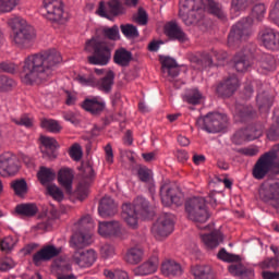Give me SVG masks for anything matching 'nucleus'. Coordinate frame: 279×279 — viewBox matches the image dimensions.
I'll return each instance as SVG.
<instances>
[{"label": "nucleus", "instance_id": "40", "mask_svg": "<svg viewBox=\"0 0 279 279\" xmlns=\"http://www.w3.org/2000/svg\"><path fill=\"white\" fill-rule=\"evenodd\" d=\"M192 62L196 64L197 69H209L213 66V56L208 52H203L199 56L193 57Z\"/></svg>", "mask_w": 279, "mask_h": 279}, {"label": "nucleus", "instance_id": "24", "mask_svg": "<svg viewBox=\"0 0 279 279\" xmlns=\"http://www.w3.org/2000/svg\"><path fill=\"white\" fill-rule=\"evenodd\" d=\"M160 265V260L158 256L153 255L146 262L142 263L134 269L135 276H151V274H156L158 271V266Z\"/></svg>", "mask_w": 279, "mask_h": 279}, {"label": "nucleus", "instance_id": "12", "mask_svg": "<svg viewBox=\"0 0 279 279\" xmlns=\"http://www.w3.org/2000/svg\"><path fill=\"white\" fill-rule=\"evenodd\" d=\"M256 53V45L246 44L245 47L234 54L233 66L238 73H245L252 66Z\"/></svg>", "mask_w": 279, "mask_h": 279}, {"label": "nucleus", "instance_id": "4", "mask_svg": "<svg viewBox=\"0 0 279 279\" xmlns=\"http://www.w3.org/2000/svg\"><path fill=\"white\" fill-rule=\"evenodd\" d=\"M138 217L143 219L149 217V202L143 196H138L133 202V205L130 203L122 205V218L130 228H136L138 226Z\"/></svg>", "mask_w": 279, "mask_h": 279}, {"label": "nucleus", "instance_id": "54", "mask_svg": "<svg viewBox=\"0 0 279 279\" xmlns=\"http://www.w3.org/2000/svg\"><path fill=\"white\" fill-rule=\"evenodd\" d=\"M268 153L275 154L272 159V175H279V144L274 145Z\"/></svg>", "mask_w": 279, "mask_h": 279}, {"label": "nucleus", "instance_id": "47", "mask_svg": "<svg viewBox=\"0 0 279 279\" xmlns=\"http://www.w3.org/2000/svg\"><path fill=\"white\" fill-rule=\"evenodd\" d=\"M244 130L246 132L247 141H256V138L263 136V126L260 125H250Z\"/></svg>", "mask_w": 279, "mask_h": 279}, {"label": "nucleus", "instance_id": "56", "mask_svg": "<svg viewBox=\"0 0 279 279\" xmlns=\"http://www.w3.org/2000/svg\"><path fill=\"white\" fill-rule=\"evenodd\" d=\"M104 276L109 279H130V276L128 275V272L123 270L112 271L110 269H105Z\"/></svg>", "mask_w": 279, "mask_h": 279}, {"label": "nucleus", "instance_id": "41", "mask_svg": "<svg viewBox=\"0 0 279 279\" xmlns=\"http://www.w3.org/2000/svg\"><path fill=\"white\" fill-rule=\"evenodd\" d=\"M258 66L264 71H276V58L274 54L263 53L258 59Z\"/></svg>", "mask_w": 279, "mask_h": 279}, {"label": "nucleus", "instance_id": "2", "mask_svg": "<svg viewBox=\"0 0 279 279\" xmlns=\"http://www.w3.org/2000/svg\"><path fill=\"white\" fill-rule=\"evenodd\" d=\"M108 40L113 43L121 40L118 25L97 28L95 36L86 40L85 51L92 53L87 57L88 64H93L94 66H108L110 64L112 51H114V44Z\"/></svg>", "mask_w": 279, "mask_h": 279}, {"label": "nucleus", "instance_id": "3", "mask_svg": "<svg viewBox=\"0 0 279 279\" xmlns=\"http://www.w3.org/2000/svg\"><path fill=\"white\" fill-rule=\"evenodd\" d=\"M8 24L13 29L12 40L16 47H27L36 38L34 26L27 24L23 17H11Z\"/></svg>", "mask_w": 279, "mask_h": 279}, {"label": "nucleus", "instance_id": "9", "mask_svg": "<svg viewBox=\"0 0 279 279\" xmlns=\"http://www.w3.org/2000/svg\"><path fill=\"white\" fill-rule=\"evenodd\" d=\"M252 25H254V19L251 16L243 17L233 25L228 36V45L232 46L241 43V40H247L254 34Z\"/></svg>", "mask_w": 279, "mask_h": 279}, {"label": "nucleus", "instance_id": "26", "mask_svg": "<svg viewBox=\"0 0 279 279\" xmlns=\"http://www.w3.org/2000/svg\"><path fill=\"white\" fill-rule=\"evenodd\" d=\"M83 110L90 114H101L106 110V102L100 97L86 98L82 104Z\"/></svg>", "mask_w": 279, "mask_h": 279}, {"label": "nucleus", "instance_id": "20", "mask_svg": "<svg viewBox=\"0 0 279 279\" xmlns=\"http://www.w3.org/2000/svg\"><path fill=\"white\" fill-rule=\"evenodd\" d=\"M98 234L105 239H110L114 236L116 239H121L123 236V231L121 229V222L119 221H104L99 222Z\"/></svg>", "mask_w": 279, "mask_h": 279}, {"label": "nucleus", "instance_id": "57", "mask_svg": "<svg viewBox=\"0 0 279 279\" xmlns=\"http://www.w3.org/2000/svg\"><path fill=\"white\" fill-rule=\"evenodd\" d=\"M83 180L85 181V184H89V182L95 180V169H93L90 162H87L84 167Z\"/></svg>", "mask_w": 279, "mask_h": 279}, {"label": "nucleus", "instance_id": "33", "mask_svg": "<svg viewBox=\"0 0 279 279\" xmlns=\"http://www.w3.org/2000/svg\"><path fill=\"white\" fill-rule=\"evenodd\" d=\"M15 213L19 217H36L38 215V205L36 203H22L15 206Z\"/></svg>", "mask_w": 279, "mask_h": 279}, {"label": "nucleus", "instance_id": "10", "mask_svg": "<svg viewBox=\"0 0 279 279\" xmlns=\"http://www.w3.org/2000/svg\"><path fill=\"white\" fill-rule=\"evenodd\" d=\"M43 8L46 11L45 19L52 25H64L66 23L64 2L62 0H44Z\"/></svg>", "mask_w": 279, "mask_h": 279}, {"label": "nucleus", "instance_id": "35", "mask_svg": "<svg viewBox=\"0 0 279 279\" xmlns=\"http://www.w3.org/2000/svg\"><path fill=\"white\" fill-rule=\"evenodd\" d=\"M194 279H215V271L210 265H197L192 267Z\"/></svg>", "mask_w": 279, "mask_h": 279}, {"label": "nucleus", "instance_id": "18", "mask_svg": "<svg viewBox=\"0 0 279 279\" xmlns=\"http://www.w3.org/2000/svg\"><path fill=\"white\" fill-rule=\"evenodd\" d=\"M62 254V247H56L53 244H48L41 247L38 252L33 255V264L35 267H40L43 263H48Z\"/></svg>", "mask_w": 279, "mask_h": 279}, {"label": "nucleus", "instance_id": "28", "mask_svg": "<svg viewBox=\"0 0 279 279\" xmlns=\"http://www.w3.org/2000/svg\"><path fill=\"white\" fill-rule=\"evenodd\" d=\"M98 213L100 217H112L117 215V204L114 203V199L109 196L102 197L98 207Z\"/></svg>", "mask_w": 279, "mask_h": 279}, {"label": "nucleus", "instance_id": "49", "mask_svg": "<svg viewBox=\"0 0 279 279\" xmlns=\"http://www.w3.org/2000/svg\"><path fill=\"white\" fill-rule=\"evenodd\" d=\"M217 258L219 260H223L225 263H241V257L239 255L230 254L226 248H221L218 254Z\"/></svg>", "mask_w": 279, "mask_h": 279}, {"label": "nucleus", "instance_id": "19", "mask_svg": "<svg viewBox=\"0 0 279 279\" xmlns=\"http://www.w3.org/2000/svg\"><path fill=\"white\" fill-rule=\"evenodd\" d=\"M97 14L102 19H110V15L121 16V14H125V7H123L121 0H108L106 10V3L100 1Z\"/></svg>", "mask_w": 279, "mask_h": 279}, {"label": "nucleus", "instance_id": "27", "mask_svg": "<svg viewBox=\"0 0 279 279\" xmlns=\"http://www.w3.org/2000/svg\"><path fill=\"white\" fill-rule=\"evenodd\" d=\"M73 170L69 168L60 169L58 172V182L69 195L73 193Z\"/></svg>", "mask_w": 279, "mask_h": 279}, {"label": "nucleus", "instance_id": "38", "mask_svg": "<svg viewBox=\"0 0 279 279\" xmlns=\"http://www.w3.org/2000/svg\"><path fill=\"white\" fill-rule=\"evenodd\" d=\"M268 141H279V109L274 110L272 124L266 133Z\"/></svg>", "mask_w": 279, "mask_h": 279}, {"label": "nucleus", "instance_id": "29", "mask_svg": "<svg viewBox=\"0 0 279 279\" xmlns=\"http://www.w3.org/2000/svg\"><path fill=\"white\" fill-rule=\"evenodd\" d=\"M112 86H114V71L112 70H109L102 78H96V88L106 95L112 93Z\"/></svg>", "mask_w": 279, "mask_h": 279}, {"label": "nucleus", "instance_id": "39", "mask_svg": "<svg viewBox=\"0 0 279 279\" xmlns=\"http://www.w3.org/2000/svg\"><path fill=\"white\" fill-rule=\"evenodd\" d=\"M207 11L209 14H213V16H216V19H219L220 21H226L227 19L226 11H223V5L215 0H208Z\"/></svg>", "mask_w": 279, "mask_h": 279}, {"label": "nucleus", "instance_id": "48", "mask_svg": "<svg viewBox=\"0 0 279 279\" xmlns=\"http://www.w3.org/2000/svg\"><path fill=\"white\" fill-rule=\"evenodd\" d=\"M254 3V0H231V11L232 12H243L247 10L250 5Z\"/></svg>", "mask_w": 279, "mask_h": 279}, {"label": "nucleus", "instance_id": "45", "mask_svg": "<svg viewBox=\"0 0 279 279\" xmlns=\"http://www.w3.org/2000/svg\"><path fill=\"white\" fill-rule=\"evenodd\" d=\"M183 101L191 104L192 106H197L202 104V93L197 89H191L183 96Z\"/></svg>", "mask_w": 279, "mask_h": 279}, {"label": "nucleus", "instance_id": "31", "mask_svg": "<svg viewBox=\"0 0 279 279\" xmlns=\"http://www.w3.org/2000/svg\"><path fill=\"white\" fill-rule=\"evenodd\" d=\"M143 258H145V250L138 245L130 247L124 256L129 265H138V263H142Z\"/></svg>", "mask_w": 279, "mask_h": 279}, {"label": "nucleus", "instance_id": "62", "mask_svg": "<svg viewBox=\"0 0 279 279\" xmlns=\"http://www.w3.org/2000/svg\"><path fill=\"white\" fill-rule=\"evenodd\" d=\"M245 141H247V131H245V129L235 132L232 136V143H234V145H243Z\"/></svg>", "mask_w": 279, "mask_h": 279}, {"label": "nucleus", "instance_id": "42", "mask_svg": "<svg viewBox=\"0 0 279 279\" xmlns=\"http://www.w3.org/2000/svg\"><path fill=\"white\" fill-rule=\"evenodd\" d=\"M37 178H38L40 184H43V186H45L56 180V171H53V169H51V168L40 167V169L37 173Z\"/></svg>", "mask_w": 279, "mask_h": 279}, {"label": "nucleus", "instance_id": "1", "mask_svg": "<svg viewBox=\"0 0 279 279\" xmlns=\"http://www.w3.org/2000/svg\"><path fill=\"white\" fill-rule=\"evenodd\" d=\"M60 64H62V53L54 48L31 54L24 59L21 80L28 86L43 84L56 75Z\"/></svg>", "mask_w": 279, "mask_h": 279}, {"label": "nucleus", "instance_id": "37", "mask_svg": "<svg viewBox=\"0 0 279 279\" xmlns=\"http://www.w3.org/2000/svg\"><path fill=\"white\" fill-rule=\"evenodd\" d=\"M256 102L259 111L269 112V108L274 106V96L269 95L267 92H263L257 95Z\"/></svg>", "mask_w": 279, "mask_h": 279}, {"label": "nucleus", "instance_id": "34", "mask_svg": "<svg viewBox=\"0 0 279 279\" xmlns=\"http://www.w3.org/2000/svg\"><path fill=\"white\" fill-rule=\"evenodd\" d=\"M201 239L206 247L209 250H214V247H218L219 243L223 241V235L220 233V231H211L207 234H202Z\"/></svg>", "mask_w": 279, "mask_h": 279}, {"label": "nucleus", "instance_id": "53", "mask_svg": "<svg viewBox=\"0 0 279 279\" xmlns=\"http://www.w3.org/2000/svg\"><path fill=\"white\" fill-rule=\"evenodd\" d=\"M76 82L78 84H82L83 86H93V88H96L97 86V78L95 77V74L89 75H77Z\"/></svg>", "mask_w": 279, "mask_h": 279}, {"label": "nucleus", "instance_id": "58", "mask_svg": "<svg viewBox=\"0 0 279 279\" xmlns=\"http://www.w3.org/2000/svg\"><path fill=\"white\" fill-rule=\"evenodd\" d=\"M266 12L267 8H265V4H255L252 9V16H254V19H257V21H263Z\"/></svg>", "mask_w": 279, "mask_h": 279}, {"label": "nucleus", "instance_id": "25", "mask_svg": "<svg viewBox=\"0 0 279 279\" xmlns=\"http://www.w3.org/2000/svg\"><path fill=\"white\" fill-rule=\"evenodd\" d=\"M54 267L57 269V279H77L75 275L70 274L73 268L66 258H57L54 260Z\"/></svg>", "mask_w": 279, "mask_h": 279}, {"label": "nucleus", "instance_id": "22", "mask_svg": "<svg viewBox=\"0 0 279 279\" xmlns=\"http://www.w3.org/2000/svg\"><path fill=\"white\" fill-rule=\"evenodd\" d=\"M236 88H239V78L236 75H231L217 86L216 93L220 97H232Z\"/></svg>", "mask_w": 279, "mask_h": 279}, {"label": "nucleus", "instance_id": "23", "mask_svg": "<svg viewBox=\"0 0 279 279\" xmlns=\"http://www.w3.org/2000/svg\"><path fill=\"white\" fill-rule=\"evenodd\" d=\"M163 32L170 40H178V43H187L189 40V35L184 33L177 22H168L163 27Z\"/></svg>", "mask_w": 279, "mask_h": 279}, {"label": "nucleus", "instance_id": "46", "mask_svg": "<svg viewBox=\"0 0 279 279\" xmlns=\"http://www.w3.org/2000/svg\"><path fill=\"white\" fill-rule=\"evenodd\" d=\"M11 189H13L15 195L23 197L27 193V181L24 179L15 180L11 183Z\"/></svg>", "mask_w": 279, "mask_h": 279}, {"label": "nucleus", "instance_id": "21", "mask_svg": "<svg viewBox=\"0 0 279 279\" xmlns=\"http://www.w3.org/2000/svg\"><path fill=\"white\" fill-rule=\"evenodd\" d=\"M72 260L75 265L78 267H93L95 264V260H97V253H95L93 250L82 251L77 250L74 252L72 256Z\"/></svg>", "mask_w": 279, "mask_h": 279}, {"label": "nucleus", "instance_id": "36", "mask_svg": "<svg viewBox=\"0 0 279 279\" xmlns=\"http://www.w3.org/2000/svg\"><path fill=\"white\" fill-rule=\"evenodd\" d=\"M40 143L45 147L43 151L44 156L48 158H57L56 149H58V141L53 137L41 136Z\"/></svg>", "mask_w": 279, "mask_h": 279}, {"label": "nucleus", "instance_id": "43", "mask_svg": "<svg viewBox=\"0 0 279 279\" xmlns=\"http://www.w3.org/2000/svg\"><path fill=\"white\" fill-rule=\"evenodd\" d=\"M40 126L44 130L51 132L52 134H60V132H62V125H60V122H58V120L43 119L40 122Z\"/></svg>", "mask_w": 279, "mask_h": 279}, {"label": "nucleus", "instance_id": "6", "mask_svg": "<svg viewBox=\"0 0 279 279\" xmlns=\"http://www.w3.org/2000/svg\"><path fill=\"white\" fill-rule=\"evenodd\" d=\"M202 0H180L179 16L187 27L202 21Z\"/></svg>", "mask_w": 279, "mask_h": 279}, {"label": "nucleus", "instance_id": "60", "mask_svg": "<svg viewBox=\"0 0 279 279\" xmlns=\"http://www.w3.org/2000/svg\"><path fill=\"white\" fill-rule=\"evenodd\" d=\"M259 267L262 269H278L279 260L276 257L266 258L259 264Z\"/></svg>", "mask_w": 279, "mask_h": 279}, {"label": "nucleus", "instance_id": "11", "mask_svg": "<svg viewBox=\"0 0 279 279\" xmlns=\"http://www.w3.org/2000/svg\"><path fill=\"white\" fill-rule=\"evenodd\" d=\"M259 199L270 208L279 210V180L262 183L259 186Z\"/></svg>", "mask_w": 279, "mask_h": 279}, {"label": "nucleus", "instance_id": "13", "mask_svg": "<svg viewBox=\"0 0 279 279\" xmlns=\"http://www.w3.org/2000/svg\"><path fill=\"white\" fill-rule=\"evenodd\" d=\"M274 158H276V155L269 151L259 156L252 170L255 180H265L270 171L274 173Z\"/></svg>", "mask_w": 279, "mask_h": 279}, {"label": "nucleus", "instance_id": "63", "mask_svg": "<svg viewBox=\"0 0 279 279\" xmlns=\"http://www.w3.org/2000/svg\"><path fill=\"white\" fill-rule=\"evenodd\" d=\"M82 146H80V144L72 145V147L70 148V158H72V160H75L76 162H80V160H82Z\"/></svg>", "mask_w": 279, "mask_h": 279}, {"label": "nucleus", "instance_id": "16", "mask_svg": "<svg viewBox=\"0 0 279 279\" xmlns=\"http://www.w3.org/2000/svg\"><path fill=\"white\" fill-rule=\"evenodd\" d=\"M257 40L268 51H279V32L269 26L259 28Z\"/></svg>", "mask_w": 279, "mask_h": 279}, {"label": "nucleus", "instance_id": "52", "mask_svg": "<svg viewBox=\"0 0 279 279\" xmlns=\"http://www.w3.org/2000/svg\"><path fill=\"white\" fill-rule=\"evenodd\" d=\"M47 193L50 197L56 199V202H62V199H64V192H62L56 184L48 185Z\"/></svg>", "mask_w": 279, "mask_h": 279}, {"label": "nucleus", "instance_id": "44", "mask_svg": "<svg viewBox=\"0 0 279 279\" xmlns=\"http://www.w3.org/2000/svg\"><path fill=\"white\" fill-rule=\"evenodd\" d=\"M236 116L240 121H250L256 117V111L252 106H240L236 108Z\"/></svg>", "mask_w": 279, "mask_h": 279}, {"label": "nucleus", "instance_id": "17", "mask_svg": "<svg viewBox=\"0 0 279 279\" xmlns=\"http://www.w3.org/2000/svg\"><path fill=\"white\" fill-rule=\"evenodd\" d=\"M19 158L12 153H4L0 156V175L2 178H10L19 173Z\"/></svg>", "mask_w": 279, "mask_h": 279}, {"label": "nucleus", "instance_id": "8", "mask_svg": "<svg viewBox=\"0 0 279 279\" xmlns=\"http://www.w3.org/2000/svg\"><path fill=\"white\" fill-rule=\"evenodd\" d=\"M77 227L81 230L76 232L71 238V245L74 250H84V247H88L93 240H90V230H93V218L90 216H84L77 222Z\"/></svg>", "mask_w": 279, "mask_h": 279}, {"label": "nucleus", "instance_id": "55", "mask_svg": "<svg viewBox=\"0 0 279 279\" xmlns=\"http://www.w3.org/2000/svg\"><path fill=\"white\" fill-rule=\"evenodd\" d=\"M19 5V0H0V14H8Z\"/></svg>", "mask_w": 279, "mask_h": 279}, {"label": "nucleus", "instance_id": "59", "mask_svg": "<svg viewBox=\"0 0 279 279\" xmlns=\"http://www.w3.org/2000/svg\"><path fill=\"white\" fill-rule=\"evenodd\" d=\"M137 177L141 182H151L153 180V173L151 170H149L147 167H142L137 170Z\"/></svg>", "mask_w": 279, "mask_h": 279}, {"label": "nucleus", "instance_id": "64", "mask_svg": "<svg viewBox=\"0 0 279 279\" xmlns=\"http://www.w3.org/2000/svg\"><path fill=\"white\" fill-rule=\"evenodd\" d=\"M100 254L102 258H112L116 254V250L112 244H104L100 248Z\"/></svg>", "mask_w": 279, "mask_h": 279}, {"label": "nucleus", "instance_id": "51", "mask_svg": "<svg viewBox=\"0 0 279 279\" xmlns=\"http://www.w3.org/2000/svg\"><path fill=\"white\" fill-rule=\"evenodd\" d=\"M120 29L126 38H138V28L133 24H122Z\"/></svg>", "mask_w": 279, "mask_h": 279}, {"label": "nucleus", "instance_id": "14", "mask_svg": "<svg viewBox=\"0 0 279 279\" xmlns=\"http://www.w3.org/2000/svg\"><path fill=\"white\" fill-rule=\"evenodd\" d=\"M160 197L163 206H182L184 204V194L180 191V187L171 185L169 183H163L160 186Z\"/></svg>", "mask_w": 279, "mask_h": 279}, {"label": "nucleus", "instance_id": "5", "mask_svg": "<svg viewBox=\"0 0 279 279\" xmlns=\"http://www.w3.org/2000/svg\"><path fill=\"white\" fill-rule=\"evenodd\" d=\"M185 213L187 219L197 223V228L204 230L207 227H199L202 223H206L210 219V213H208V206H206V198L192 197L185 202Z\"/></svg>", "mask_w": 279, "mask_h": 279}, {"label": "nucleus", "instance_id": "30", "mask_svg": "<svg viewBox=\"0 0 279 279\" xmlns=\"http://www.w3.org/2000/svg\"><path fill=\"white\" fill-rule=\"evenodd\" d=\"M161 272L163 276H182L184 270L182 269V265L173 259H166L161 264Z\"/></svg>", "mask_w": 279, "mask_h": 279}, {"label": "nucleus", "instance_id": "50", "mask_svg": "<svg viewBox=\"0 0 279 279\" xmlns=\"http://www.w3.org/2000/svg\"><path fill=\"white\" fill-rule=\"evenodd\" d=\"M16 86V82L7 75H0V93H10Z\"/></svg>", "mask_w": 279, "mask_h": 279}, {"label": "nucleus", "instance_id": "32", "mask_svg": "<svg viewBox=\"0 0 279 279\" xmlns=\"http://www.w3.org/2000/svg\"><path fill=\"white\" fill-rule=\"evenodd\" d=\"M133 60L132 51L121 47L116 49L113 53V62L118 66H128Z\"/></svg>", "mask_w": 279, "mask_h": 279}, {"label": "nucleus", "instance_id": "61", "mask_svg": "<svg viewBox=\"0 0 279 279\" xmlns=\"http://www.w3.org/2000/svg\"><path fill=\"white\" fill-rule=\"evenodd\" d=\"M13 123H15V125H23L24 128H34V118L23 114L20 119H13Z\"/></svg>", "mask_w": 279, "mask_h": 279}, {"label": "nucleus", "instance_id": "7", "mask_svg": "<svg viewBox=\"0 0 279 279\" xmlns=\"http://www.w3.org/2000/svg\"><path fill=\"white\" fill-rule=\"evenodd\" d=\"M196 125L208 134H217L228 128V116L220 112H209L205 117L198 118Z\"/></svg>", "mask_w": 279, "mask_h": 279}, {"label": "nucleus", "instance_id": "15", "mask_svg": "<svg viewBox=\"0 0 279 279\" xmlns=\"http://www.w3.org/2000/svg\"><path fill=\"white\" fill-rule=\"evenodd\" d=\"M151 232L157 241L167 239L173 232V216L171 214H162L153 225Z\"/></svg>", "mask_w": 279, "mask_h": 279}]
</instances>
